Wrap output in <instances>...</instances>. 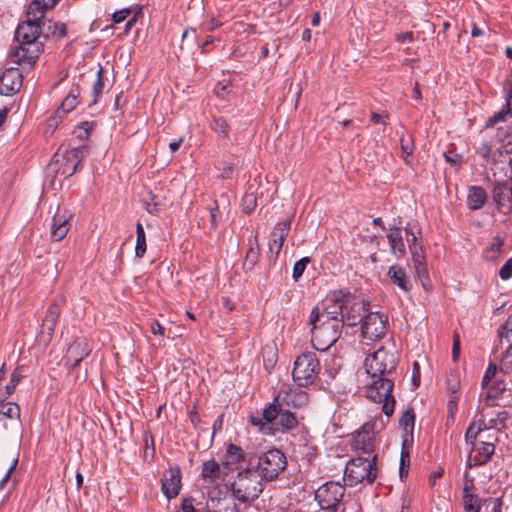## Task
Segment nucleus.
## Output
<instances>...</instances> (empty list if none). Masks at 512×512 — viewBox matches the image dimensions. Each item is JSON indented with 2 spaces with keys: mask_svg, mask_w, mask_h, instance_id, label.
<instances>
[{
  "mask_svg": "<svg viewBox=\"0 0 512 512\" xmlns=\"http://www.w3.org/2000/svg\"><path fill=\"white\" fill-rule=\"evenodd\" d=\"M41 21L32 20L27 13V20L17 26L15 39L19 45L10 54L12 62L29 65L36 62L43 49V44L39 41L44 32Z\"/></svg>",
  "mask_w": 512,
  "mask_h": 512,
  "instance_id": "nucleus-1",
  "label": "nucleus"
},
{
  "mask_svg": "<svg viewBox=\"0 0 512 512\" xmlns=\"http://www.w3.org/2000/svg\"><path fill=\"white\" fill-rule=\"evenodd\" d=\"M311 341L315 349L326 351L341 337L344 322L321 318L320 307L315 306L309 316Z\"/></svg>",
  "mask_w": 512,
  "mask_h": 512,
  "instance_id": "nucleus-2",
  "label": "nucleus"
},
{
  "mask_svg": "<svg viewBox=\"0 0 512 512\" xmlns=\"http://www.w3.org/2000/svg\"><path fill=\"white\" fill-rule=\"evenodd\" d=\"M262 480L250 461L246 469L238 472L231 485L233 496L241 502H250L257 499L263 491Z\"/></svg>",
  "mask_w": 512,
  "mask_h": 512,
  "instance_id": "nucleus-3",
  "label": "nucleus"
},
{
  "mask_svg": "<svg viewBox=\"0 0 512 512\" xmlns=\"http://www.w3.org/2000/svg\"><path fill=\"white\" fill-rule=\"evenodd\" d=\"M376 460L377 455L372 457L356 456L350 459L344 473V479L348 482V485L372 484L377 478Z\"/></svg>",
  "mask_w": 512,
  "mask_h": 512,
  "instance_id": "nucleus-4",
  "label": "nucleus"
},
{
  "mask_svg": "<svg viewBox=\"0 0 512 512\" xmlns=\"http://www.w3.org/2000/svg\"><path fill=\"white\" fill-rule=\"evenodd\" d=\"M393 387L394 380L391 376L370 377L366 386V396L374 402L382 403V411L388 417L393 414L395 407Z\"/></svg>",
  "mask_w": 512,
  "mask_h": 512,
  "instance_id": "nucleus-5",
  "label": "nucleus"
},
{
  "mask_svg": "<svg viewBox=\"0 0 512 512\" xmlns=\"http://www.w3.org/2000/svg\"><path fill=\"white\" fill-rule=\"evenodd\" d=\"M397 363L395 354L381 347L366 357L364 367L369 377L392 376Z\"/></svg>",
  "mask_w": 512,
  "mask_h": 512,
  "instance_id": "nucleus-6",
  "label": "nucleus"
},
{
  "mask_svg": "<svg viewBox=\"0 0 512 512\" xmlns=\"http://www.w3.org/2000/svg\"><path fill=\"white\" fill-rule=\"evenodd\" d=\"M320 362L314 352H305L299 355L292 371L294 381L301 387L312 384L320 372Z\"/></svg>",
  "mask_w": 512,
  "mask_h": 512,
  "instance_id": "nucleus-7",
  "label": "nucleus"
},
{
  "mask_svg": "<svg viewBox=\"0 0 512 512\" xmlns=\"http://www.w3.org/2000/svg\"><path fill=\"white\" fill-rule=\"evenodd\" d=\"M285 455L278 449H271L259 455L255 470L265 481H273L286 468Z\"/></svg>",
  "mask_w": 512,
  "mask_h": 512,
  "instance_id": "nucleus-8",
  "label": "nucleus"
},
{
  "mask_svg": "<svg viewBox=\"0 0 512 512\" xmlns=\"http://www.w3.org/2000/svg\"><path fill=\"white\" fill-rule=\"evenodd\" d=\"M388 317L384 313L369 312L361 322V335L364 339H382L387 330Z\"/></svg>",
  "mask_w": 512,
  "mask_h": 512,
  "instance_id": "nucleus-9",
  "label": "nucleus"
},
{
  "mask_svg": "<svg viewBox=\"0 0 512 512\" xmlns=\"http://www.w3.org/2000/svg\"><path fill=\"white\" fill-rule=\"evenodd\" d=\"M345 494V487L338 482H327L315 492V499L321 509L338 508Z\"/></svg>",
  "mask_w": 512,
  "mask_h": 512,
  "instance_id": "nucleus-10",
  "label": "nucleus"
},
{
  "mask_svg": "<svg viewBox=\"0 0 512 512\" xmlns=\"http://www.w3.org/2000/svg\"><path fill=\"white\" fill-rule=\"evenodd\" d=\"M368 308V301L354 295L347 294L343 310L344 325L355 326L358 323H361L367 315Z\"/></svg>",
  "mask_w": 512,
  "mask_h": 512,
  "instance_id": "nucleus-11",
  "label": "nucleus"
},
{
  "mask_svg": "<svg viewBox=\"0 0 512 512\" xmlns=\"http://www.w3.org/2000/svg\"><path fill=\"white\" fill-rule=\"evenodd\" d=\"M292 219L288 218L278 222L270 233L267 257L272 265H275L284 241L290 231Z\"/></svg>",
  "mask_w": 512,
  "mask_h": 512,
  "instance_id": "nucleus-12",
  "label": "nucleus"
},
{
  "mask_svg": "<svg viewBox=\"0 0 512 512\" xmlns=\"http://www.w3.org/2000/svg\"><path fill=\"white\" fill-rule=\"evenodd\" d=\"M490 168L488 181L491 183L511 184L512 182V149L501 152Z\"/></svg>",
  "mask_w": 512,
  "mask_h": 512,
  "instance_id": "nucleus-13",
  "label": "nucleus"
},
{
  "mask_svg": "<svg viewBox=\"0 0 512 512\" xmlns=\"http://www.w3.org/2000/svg\"><path fill=\"white\" fill-rule=\"evenodd\" d=\"M282 407L283 405L281 404L279 397L276 395L272 403L263 409L262 417L259 418L251 415L249 417V422L251 425L258 427L261 433L269 434L273 430V423L279 417Z\"/></svg>",
  "mask_w": 512,
  "mask_h": 512,
  "instance_id": "nucleus-14",
  "label": "nucleus"
},
{
  "mask_svg": "<svg viewBox=\"0 0 512 512\" xmlns=\"http://www.w3.org/2000/svg\"><path fill=\"white\" fill-rule=\"evenodd\" d=\"M374 424L365 423L361 430L357 431L353 436L352 447L357 456H369L374 454Z\"/></svg>",
  "mask_w": 512,
  "mask_h": 512,
  "instance_id": "nucleus-15",
  "label": "nucleus"
},
{
  "mask_svg": "<svg viewBox=\"0 0 512 512\" xmlns=\"http://www.w3.org/2000/svg\"><path fill=\"white\" fill-rule=\"evenodd\" d=\"M347 294L342 291H335L327 296L323 302V308L320 309L321 318L328 320H343V310Z\"/></svg>",
  "mask_w": 512,
  "mask_h": 512,
  "instance_id": "nucleus-16",
  "label": "nucleus"
},
{
  "mask_svg": "<svg viewBox=\"0 0 512 512\" xmlns=\"http://www.w3.org/2000/svg\"><path fill=\"white\" fill-rule=\"evenodd\" d=\"M495 453V444L492 442L480 441L469 448L467 468L487 464Z\"/></svg>",
  "mask_w": 512,
  "mask_h": 512,
  "instance_id": "nucleus-17",
  "label": "nucleus"
},
{
  "mask_svg": "<svg viewBox=\"0 0 512 512\" xmlns=\"http://www.w3.org/2000/svg\"><path fill=\"white\" fill-rule=\"evenodd\" d=\"M87 154L88 147L86 145H79L65 151L62 156L63 162L60 166L61 173L67 177L72 176Z\"/></svg>",
  "mask_w": 512,
  "mask_h": 512,
  "instance_id": "nucleus-18",
  "label": "nucleus"
},
{
  "mask_svg": "<svg viewBox=\"0 0 512 512\" xmlns=\"http://www.w3.org/2000/svg\"><path fill=\"white\" fill-rule=\"evenodd\" d=\"M181 470L178 466L170 467L164 471L161 479V490L169 500L176 498L181 490Z\"/></svg>",
  "mask_w": 512,
  "mask_h": 512,
  "instance_id": "nucleus-19",
  "label": "nucleus"
},
{
  "mask_svg": "<svg viewBox=\"0 0 512 512\" xmlns=\"http://www.w3.org/2000/svg\"><path fill=\"white\" fill-rule=\"evenodd\" d=\"M23 76L19 68L10 67L0 75V94L10 96L22 87Z\"/></svg>",
  "mask_w": 512,
  "mask_h": 512,
  "instance_id": "nucleus-20",
  "label": "nucleus"
},
{
  "mask_svg": "<svg viewBox=\"0 0 512 512\" xmlns=\"http://www.w3.org/2000/svg\"><path fill=\"white\" fill-rule=\"evenodd\" d=\"M492 199L497 210L508 215L512 212V188L510 184L492 183Z\"/></svg>",
  "mask_w": 512,
  "mask_h": 512,
  "instance_id": "nucleus-21",
  "label": "nucleus"
},
{
  "mask_svg": "<svg viewBox=\"0 0 512 512\" xmlns=\"http://www.w3.org/2000/svg\"><path fill=\"white\" fill-rule=\"evenodd\" d=\"M80 95V87L78 85L73 86L68 95L62 101L61 105L57 108L54 116L48 119L47 125L49 127H55L58 119H62L66 114L73 111L78 104V97Z\"/></svg>",
  "mask_w": 512,
  "mask_h": 512,
  "instance_id": "nucleus-22",
  "label": "nucleus"
},
{
  "mask_svg": "<svg viewBox=\"0 0 512 512\" xmlns=\"http://www.w3.org/2000/svg\"><path fill=\"white\" fill-rule=\"evenodd\" d=\"M71 214L59 208L57 209L51 223V239L55 242L61 241L67 235L70 229Z\"/></svg>",
  "mask_w": 512,
  "mask_h": 512,
  "instance_id": "nucleus-23",
  "label": "nucleus"
},
{
  "mask_svg": "<svg viewBox=\"0 0 512 512\" xmlns=\"http://www.w3.org/2000/svg\"><path fill=\"white\" fill-rule=\"evenodd\" d=\"M61 313V307L58 302L52 303L42 320L40 334L44 341L50 342L55 331L56 323Z\"/></svg>",
  "mask_w": 512,
  "mask_h": 512,
  "instance_id": "nucleus-24",
  "label": "nucleus"
},
{
  "mask_svg": "<svg viewBox=\"0 0 512 512\" xmlns=\"http://www.w3.org/2000/svg\"><path fill=\"white\" fill-rule=\"evenodd\" d=\"M277 396L283 407L286 408H302L308 404L309 397L307 392L302 389H289L280 391Z\"/></svg>",
  "mask_w": 512,
  "mask_h": 512,
  "instance_id": "nucleus-25",
  "label": "nucleus"
},
{
  "mask_svg": "<svg viewBox=\"0 0 512 512\" xmlns=\"http://www.w3.org/2000/svg\"><path fill=\"white\" fill-rule=\"evenodd\" d=\"M90 353V350L87 349L86 345L82 343V341H74L68 348L66 355V366L68 370L71 371L75 369L81 361L86 358Z\"/></svg>",
  "mask_w": 512,
  "mask_h": 512,
  "instance_id": "nucleus-26",
  "label": "nucleus"
},
{
  "mask_svg": "<svg viewBox=\"0 0 512 512\" xmlns=\"http://www.w3.org/2000/svg\"><path fill=\"white\" fill-rule=\"evenodd\" d=\"M387 277L402 291L410 292L412 290V282L402 266L398 264L390 266L387 272Z\"/></svg>",
  "mask_w": 512,
  "mask_h": 512,
  "instance_id": "nucleus-27",
  "label": "nucleus"
},
{
  "mask_svg": "<svg viewBox=\"0 0 512 512\" xmlns=\"http://www.w3.org/2000/svg\"><path fill=\"white\" fill-rule=\"evenodd\" d=\"M488 199L487 192L481 186H470L467 193V206L470 210L481 209Z\"/></svg>",
  "mask_w": 512,
  "mask_h": 512,
  "instance_id": "nucleus-28",
  "label": "nucleus"
},
{
  "mask_svg": "<svg viewBox=\"0 0 512 512\" xmlns=\"http://www.w3.org/2000/svg\"><path fill=\"white\" fill-rule=\"evenodd\" d=\"M505 99L506 103L501 110L486 121V129L493 128L499 122L506 121L509 116H512V87L508 89Z\"/></svg>",
  "mask_w": 512,
  "mask_h": 512,
  "instance_id": "nucleus-29",
  "label": "nucleus"
},
{
  "mask_svg": "<svg viewBox=\"0 0 512 512\" xmlns=\"http://www.w3.org/2000/svg\"><path fill=\"white\" fill-rule=\"evenodd\" d=\"M505 99L506 103L501 110L486 121V129L493 128L499 122L506 121L509 116H512V87L508 89Z\"/></svg>",
  "mask_w": 512,
  "mask_h": 512,
  "instance_id": "nucleus-30",
  "label": "nucleus"
},
{
  "mask_svg": "<svg viewBox=\"0 0 512 512\" xmlns=\"http://www.w3.org/2000/svg\"><path fill=\"white\" fill-rule=\"evenodd\" d=\"M505 99L506 103L501 110L486 121V129L493 128L499 122L506 121L509 116H512V87L508 89Z\"/></svg>",
  "mask_w": 512,
  "mask_h": 512,
  "instance_id": "nucleus-31",
  "label": "nucleus"
},
{
  "mask_svg": "<svg viewBox=\"0 0 512 512\" xmlns=\"http://www.w3.org/2000/svg\"><path fill=\"white\" fill-rule=\"evenodd\" d=\"M390 249L397 258L403 257L406 253L405 243L399 227H391L386 235Z\"/></svg>",
  "mask_w": 512,
  "mask_h": 512,
  "instance_id": "nucleus-32",
  "label": "nucleus"
},
{
  "mask_svg": "<svg viewBox=\"0 0 512 512\" xmlns=\"http://www.w3.org/2000/svg\"><path fill=\"white\" fill-rule=\"evenodd\" d=\"M259 257L260 247L257 235L250 236L248 239V251L243 262V269L245 271H251L258 263Z\"/></svg>",
  "mask_w": 512,
  "mask_h": 512,
  "instance_id": "nucleus-33",
  "label": "nucleus"
},
{
  "mask_svg": "<svg viewBox=\"0 0 512 512\" xmlns=\"http://www.w3.org/2000/svg\"><path fill=\"white\" fill-rule=\"evenodd\" d=\"M60 0H33L28 7L32 20H43L45 12L52 9Z\"/></svg>",
  "mask_w": 512,
  "mask_h": 512,
  "instance_id": "nucleus-34",
  "label": "nucleus"
},
{
  "mask_svg": "<svg viewBox=\"0 0 512 512\" xmlns=\"http://www.w3.org/2000/svg\"><path fill=\"white\" fill-rule=\"evenodd\" d=\"M164 197L148 190L142 198L143 207L145 210L150 214H157L159 213L164 207Z\"/></svg>",
  "mask_w": 512,
  "mask_h": 512,
  "instance_id": "nucleus-35",
  "label": "nucleus"
},
{
  "mask_svg": "<svg viewBox=\"0 0 512 512\" xmlns=\"http://www.w3.org/2000/svg\"><path fill=\"white\" fill-rule=\"evenodd\" d=\"M225 469L226 467L222 468L216 460L211 459L203 462L201 476L204 480H218L226 475Z\"/></svg>",
  "mask_w": 512,
  "mask_h": 512,
  "instance_id": "nucleus-36",
  "label": "nucleus"
},
{
  "mask_svg": "<svg viewBox=\"0 0 512 512\" xmlns=\"http://www.w3.org/2000/svg\"><path fill=\"white\" fill-rule=\"evenodd\" d=\"M42 30L44 32L42 33V37L45 39L49 38L50 36L56 37V38H63L66 36V25L61 22H53L52 20L47 21H41Z\"/></svg>",
  "mask_w": 512,
  "mask_h": 512,
  "instance_id": "nucleus-37",
  "label": "nucleus"
},
{
  "mask_svg": "<svg viewBox=\"0 0 512 512\" xmlns=\"http://www.w3.org/2000/svg\"><path fill=\"white\" fill-rule=\"evenodd\" d=\"M2 408L0 410V422H3V428L7 429L5 419L19 420L20 419V407L18 404L13 402L3 403L1 402Z\"/></svg>",
  "mask_w": 512,
  "mask_h": 512,
  "instance_id": "nucleus-38",
  "label": "nucleus"
},
{
  "mask_svg": "<svg viewBox=\"0 0 512 512\" xmlns=\"http://www.w3.org/2000/svg\"><path fill=\"white\" fill-rule=\"evenodd\" d=\"M279 426L282 432H287L295 429L298 425L297 418L288 408L282 407L281 413L279 414Z\"/></svg>",
  "mask_w": 512,
  "mask_h": 512,
  "instance_id": "nucleus-39",
  "label": "nucleus"
},
{
  "mask_svg": "<svg viewBox=\"0 0 512 512\" xmlns=\"http://www.w3.org/2000/svg\"><path fill=\"white\" fill-rule=\"evenodd\" d=\"M412 255V263L415 269V272L419 278H423L427 276L425 255L422 251V248L410 251Z\"/></svg>",
  "mask_w": 512,
  "mask_h": 512,
  "instance_id": "nucleus-40",
  "label": "nucleus"
},
{
  "mask_svg": "<svg viewBox=\"0 0 512 512\" xmlns=\"http://www.w3.org/2000/svg\"><path fill=\"white\" fill-rule=\"evenodd\" d=\"M211 130L217 134L219 138H229L230 126L227 121L222 117H213L210 123Z\"/></svg>",
  "mask_w": 512,
  "mask_h": 512,
  "instance_id": "nucleus-41",
  "label": "nucleus"
},
{
  "mask_svg": "<svg viewBox=\"0 0 512 512\" xmlns=\"http://www.w3.org/2000/svg\"><path fill=\"white\" fill-rule=\"evenodd\" d=\"M147 249L146 235L144 228L140 222L136 225V246L135 254L137 257H143Z\"/></svg>",
  "mask_w": 512,
  "mask_h": 512,
  "instance_id": "nucleus-42",
  "label": "nucleus"
},
{
  "mask_svg": "<svg viewBox=\"0 0 512 512\" xmlns=\"http://www.w3.org/2000/svg\"><path fill=\"white\" fill-rule=\"evenodd\" d=\"M400 146H401V155L404 162L407 165L412 164V154L414 151V143L411 137H406L404 135L400 138Z\"/></svg>",
  "mask_w": 512,
  "mask_h": 512,
  "instance_id": "nucleus-43",
  "label": "nucleus"
},
{
  "mask_svg": "<svg viewBox=\"0 0 512 512\" xmlns=\"http://www.w3.org/2000/svg\"><path fill=\"white\" fill-rule=\"evenodd\" d=\"M463 508L465 512H481L482 500L475 494H463Z\"/></svg>",
  "mask_w": 512,
  "mask_h": 512,
  "instance_id": "nucleus-44",
  "label": "nucleus"
},
{
  "mask_svg": "<svg viewBox=\"0 0 512 512\" xmlns=\"http://www.w3.org/2000/svg\"><path fill=\"white\" fill-rule=\"evenodd\" d=\"M415 422V413L413 408H407L399 419V425L408 433L413 432Z\"/></svg>",
  "mask_w": 512,
  "mask_h": 512,
  "instance_id": "nucleus-45",
  "label": "nucleus"
},
{
  "mask_svg": "<svg viewBox=\"0 0 512 512\" xmlns=\"http://www.w3.org/2000/svg\"><path fill=\"white\" fill-rule=\"evenodd\" d=\"M485 389H487L488 399H498L506 391V383L503 380H496Z\"/></svg>",
  "mask_w": 512,
  "mask_h": 512,
  "instance_id": "nucleus-46",
  "label": "nucleus"
},
{
  "mask_svg": "<svg viewBox=\"0 0 512 512\" xmlns=\"http://www.w3.org/2000/svg\"><path fill=\"white\" fill-rule=\"evenodd\" d=\"M509 418V414L507 411H499L496 414V417L491 418L488 421V428L491 429H497V430H504L506 428V422Z\"/></svg>",
  "mask_w": 512,
  "mask_h": 512,
  "instance_id": "nucleus-47",
  "label": "nucleus"
},
{
  "mask_svg": "<svg viewBox=\"0 0 512 512\" xmlns=\"http://www.w3.org/2000/svg\"><path fill=\"white\" fill-rule=\"evenodd\" d=\"M495 138L504 146H512V126L499 127Z\"/></svg>",
  "mask_w": 512,
  "mask_h": 512,
  "instance_id": "nucleus-48",
  "label": "nucleus"
},
{
  "mask_svg": "<svg viewBox=\"0 0 512 512\" xmlns=\"http://www.w3.org/2000/svg\"><path fill=\"white\" fill-rule=\"evenodd\" d=\"M226 454L232 463H240L244 460V452L241 447L230 443L226 448Z\"/></svg>",
  "mask_w": 512,
  "mask_h": 512,
  "instance_id": "nucleus-49",
  "label": "nucleus"
},
{
  "mask_svg": "<svg viewBox=\"0 0 512 512\" xmlns=\"http://www.w3.org/2000/svg\"><path fill=\"white\" fill-rule=\"evenodd\" d=\"M102 71H103V68L100 66L97 71V74H96L97 78H96L95 82L93 83V89H92L93 100L91 103H89V106H91L92 104H95L97 102V98L103 92L104 82L102 79Z\"/></svg>",
  "mask_w": 512,
  "mask_h": 512,
  "instance_id": "nucleus-50",
  "label": "nucleus"
},
{
  "mask_svg": "<svg viewBox=\"0 0 512 512\" xmlns=\"http://www.w3.org/2000/svg\"><path fill=\"white\" fill-rule=\"evenodd\" d=\"M502 501L500 498L489 497L482 500L481 512H501Z\"/></svg>",
  "mask_w": 512,
  "mask_h": 512,
  "instance_id": "nucleus-51",
  "label": "nucleus"
},
{
  "mask_svg": "<svg viewBox=\"0 0 512 512\" xmlns=\"http://www.w3.org/2000/svg\"><path fill=\"white\" fill-rule=\"evenodd\" d=\"M95 124L93 122H82L73 132V135L79 140L88 139L90 132L93 130Z\"/></svg>",
  "mask_w": 512,
  "mask_h": 512,
  "instance_id": "nucleus-52",
  "label": "nucleus"
},
{
  "mask_svg": "<svg viewBox=\"0 0 512 512\" xmlns=\"http://www.w3.org/2000/svg\"><path fill=\"white\" fill-rule=\"evenodd\" d=\"M310 263L309 257H303L300 260L296 261L293 266L292 278L295 282H297L303 275L307 265Z\"/></svg>",
  "mask_w": 512,
  "mask_h": 512,
  "instance_id": "nucleus-53",
  "label": "nucleus"
},
{
  "mask_svg": "<svg viewBox=\"0 0 512 512\" xmlns=\"http://www.w3.org/2000/svg\"><path fill=\"white\" fill-rule=\"evenodd\" d=\"M504 246V238L497 235L492 239V242L488 248V252L491 253L489 256L491 259H495L501 253Z\"/></svg>",
  "mask_w": 512,
  "mask_h": 512,
  "instance_id": "nucleus-54",
  "label": "nucleus"
},
{
  "mask_svg": "<svg viewBox=\"0 0 512 512\" xmlns=\"http://www.w3.org/2000/svg\"><path fill=\"white\" fill-rule=\"evenodd\" d=\"M500 370L505 374L512 372V344H509L500 362Z\"/></svg>",
  "mask_w": 512,
  "mask_h": 512,
  "instance_id": "nucleus-55",
  "label": "nucleus"
},
{
  "mask_svg": "<svg viewBox=\"0 0 512 512\" xmlns=\"http://www.w3.org/2000/svg\"><path fill=\"white\" fill-rule=\"evenodd\" d=\"M257 206V198L254 193H246L242 198V208L245 213L250 214Z\"/></svg>",
  "mask_w": 512,
  "mask_h": 512,
  "instance_id": "nucleus-56",
  "label": "nucleus"
},
{
  "mask_svg": "<svg viewBox=\"0 0 512 512\" xmlns=\"http://www.w3.org/2000/svg\"><path fill=\"white\" fill-rule=\"evenodd\" d=\"M498 335L501 339H505L509 344H512V317L508 318L499 328Z\"/></svg>",
  "mask_w": 512,
  "mask_h": 512,
  "instance_id": "nucleus-57",
  "label": "nucleus"
},
{
  "mask_svg": "<svg viewBox=\"0 0 512 512\" xmlns=\"http://www.w3.org/2000/svg\"><path fill=\"white\" fill-rule=\"evenodd\" d=\"M475 426H476V422L474 421L469 425V427L467 428L466 433H465V442H466V445L469 446V448L472 445H475L478 443V442H476V439L480 433L475 429Z\"/></svg>",
  "mask_w": 512,
  "mask_h": 512,
  "instance_id": "nucleus-58",
  "label": "nucleus"
},
{
  "mask_svg": "<svg viewBox=\"0 0 512 512\" xmlns=\"http://www.w3.org/2000/svg\"><path fill=\"white\" fill-rule=\"evenodd\" d=\"M497 365L494 364V363H489L486 371H485V374L483 376V379H482V387L483 388H486L488 387V385L490 383H492V380L495 378L496 374H497Z\"/></svg>",
  "mask_w": 512,
  "mask_h": 512,
  "instance_id": "nucleus-59",
  "label": "nucleus"
},
{
  "mask_svg": "<svg viewBox=\"0 0 512 512\" xmlns=\"http://www.w3.org/2000/svg\"><path fill=\"white\" fill-rule=\"evenodd\" d=\"M499 276L502 280H508L512 277V257L500 268Z\"/></svg>",
  "mask_w": 512,
  "mask_h": 512,
  "instance_id": "nucleus-60",
  "label": "nucleus"
},
{
  "mask_svg": "<svg viewBox=\"0 0 512 512\" xmlns=\"http://www.w3.org/2000/svg\"><path fill=\"white\" fill-rule=\"evenodd\" d=\"M210 210V225L211 228L215 229L218 225V218L220 217L219 207L216 201L213 202V206L209 208Z\"/></svg>",
  "mask_w": 512,
  "mask_h": 512,
  "instance_id": "nucleus-61",
  "label": "nucleus"
},
{
  "mask_svg": "<svg viewBox=\"0 0 512 512\" xmlns=\"http://www.w3.org/2000/svg\"><path fill=\"white\" fill-rule=\"evenodd\" d=\"M131 14V9L124 8L119 11H116L112 15V20L114 23H121L123 22L128 16Z\"/></svg>",
  "mask_w": 512,
  "mask_h": 512,
  "instance_id": "nucleus-62",
  "label": "nucleus"
},
{
  "mask_svg": "<svg viewBox=\"0 0 512 512\" xmlns=\"http://www.w3.org/2000/svg\"><path fill=\"white\" fill-rule=\"evenodd\" d=\"M477 153L484 159H489L493 154V150H492V147L488 143L483 142L477 148Z\"/></svg>",
  "mask_w": 512,
  "mask_h": 512,
  "instance_id": "nucleus-63",
  "label": "nucleus"
},
{
  "mask_svg": "<svg viewBox=\"0 0 512 512\" xmlns=\"http://www.w3.org/2000/svg\"><path fill=\"white\" fill-rule=\"evenodd\" d=\"M181 512H199L194 507V499L192 497H187L182 500Z\"/></svg>",
  "mask_w": 512,
  "mask_h": 512,
  "instance_id": "nucleus-64",
  "label": "nucleus"
}]
</instances>
